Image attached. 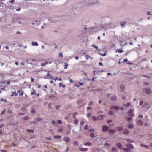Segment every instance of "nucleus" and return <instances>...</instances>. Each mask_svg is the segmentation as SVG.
<instances>
[{"label": "nucleus", "instance_id": "43", "mask_svg": "<svg viewBox=\"0 0 152 152\" xmlns=\"http://www.w3.org/2000/svg\"><path fill=\"white\" fill-rule=\"evenodd\" d=\"M58 57H60L61 58H62L63 56L62 54L61 53H59L58 54Z\"/></svg>", "mask_w": 152, "mask_h": 152}, {"label": "nucleus", "instance_id": "19", "mask_svg": "<svg viewBox=\"0 0 152 152\" xmlns=\"http://www.w3.org/2000/svg\"><path fill=\"white\" fill-rule=\"evenodd\" d=\"M79 150L81 151H85L88 150V148H79Z\"/></svg>", "mask_w": 152, "mask_h": 152}, {"label": "nucleus", "instance_id": "42", "mask_svg": "<svg viewBox=\"0 0 152 152\" xmlns=\"http://www.w3.org/2000/svg\"><path fill=\"white\" fill-rule=\"evenodd\" d=\"M19 91H20V92H20V93H19V95H20L21 96H22L23 95V92L22 91H20V90Z\"/></svg>", "mask_w": 152, "mask_h": 152}, {"label": "nucleus", "instance_id": "41", "mask_svg": "<svg viewBox=\"0 0 152 152\" xmlns=\"http://www.w3.org/2000/svg\"><path fill=\"white\" fill-rule=\"evenodd\" d=\"M74 123L75 124H77L78 123V120L75 119L74 121Z\"/></svg>", "mask_w": 152, "mask_h": 152}, {"label": "nucleus", "instance_id": "62", "mask_svg": "<svg viewBox=\"0 0 152 152\" xmlns=\"http://www.w3.org/2000/svg\"><path fill=\"white\" fill-rule=\"evenodd\" d=\"M55 107L56 109V110H59V106H58L56 105L55 106Z\"/></svg>", "mask_w": 152, "mask_h": 152}, {"label": "nucleus", "instance_id": "6", "mask_svg": "<svg viewBox=\"0 0 152 152\" xmlns=\"http://www.w3.org/2000/svg\"><path fill=\"white\" fill-rule=\"evenodd\" d=\"M148 104V103L147 102H143L142 101H141L140 103V105H142V107H145L146 105Z\"/></svg>", "mask_w": 152, "mask_h": 152}, {"label": "nucleus", "instance_id": "31", "mask_svg": "<svg viewBox=\"0 0 152 152\" xmlns=\"http://www.w3.org/2000/svg\"><path fill=\"white\" fill-rule=\"evenodd\" d=\"M140 146L143 147H146L148 149V147L145 145H143V144H141L140 145Z\"/></svg>", "mask_w": 152, "mask_h": 152}, {"label": "nucleus", "instance_id": "52", "mask_svg": "<svg viewBox=\"0 0 152 152\" xmlns=\"http://www.w3.org/2000/svg\"><path fill=\"white\" fill-rule=\"evenodd\" d=\"M77 112H75L73 114V116H75V115H77Z\"/></svg>", "mask_w": 152, "mask_h": 152}, {"label": "nucleus", "instance_id": "48", "mask_svg": "<svg viewBox=\"0 0 152 152\" xmlns=\"http://www.w3.org/2000/svg\"><path fill=\"white\" fill-rule=\"evenodd\" d=\"M62 129H59L58 130V132H61L62 131Z\"/></svg>", "mask_w": 152, "mask_h": 152}, {"label": "nucleus", "instance_id": "32", "mask_svg": "<svg viewBox=\"0 0 152 152\" xmlns=\"http://www.w3.org/2000/svg\"><path fill=\"white\" fill-rule=\"evenodd\" d=\"M31 112L32 113H33V114H34L36 113V111H35V110L33 109H31Z\"/></svg>", "mask_w": 152, "mask_h": 152}, {"label": "nucleus", "instance_id": "25", "mask_svg": "<svg viewBox=\"0 0 152 152\" xmlns=\"http://www.w3.org/2000/svg\"><path fill=\"white\" fill-rule=\"evenodd\" d=\"M126 23L125 22H121L120 24L122 27H123L124 25H126Z\"/></svg>", "mask_w": 152, "mask_h": 152}, {"label": "nucleus", "instance_id": "10", "mask_svg": "<svg viewBox=\"0 0 152 152\" xmlns=\"http://www.w3.org/2000/svg\"><path fill=\"white\" fill-rule=\"evenodd\" d=\"M117 99V96L116 95H113L111 98V100L112 101H115Z\"/></svg>", "mask_w": 152, "mask_h": 152}, {"label": "nucleus", "instance_id": "63", "mask_svg": "<svg viewBox=\"0 0 152 152\" xmlns=\"http://www.w3.org/2000/svg\"><path fill=\"white\" fill-rule=\"evenodd\" d=\"M112 122V120H108V121H107V123H108V124L110 123H111Z\"/></svg>", "mask_w": 152, "mask_h": 152}, {"label": "nucleus", "instance_id": "46", "mask_svg": "<svg viewBox=\"0 0 152 152\" xmlns=\"http://www.w3.org/2000/svg\"><path fill=\"white\" fill-rule=\"evenodd\" d=\"M15 2V0H11L9 1V2L12 4Z\"/></svg>", "mask_w": 152, "mask_h": 152}, {"label": "nucleus", "instance_id": "60", "mask_svg": "<svg viewBox=\"0 0 152 152\" xmlns=\"http://www.w3.org/2000/svg\"><path fill=\"white\" fill-rule=\"evenodd\" d=\"M52 123L53 125H55L56 123V122L54 121H52Z\"/></svg>", "mask_w": 152, "mask_h": 152}, {"label": "nucleus", "instance_id": "55", "mask_svg": "<svg viewBox=\"0 0 152 152\" xmlns=\"http://www.w3.org/2000/svg\"><path fill=\"white\" fill-rule=\"evenodd\" d=\"M35 91V90H33V92H31V95H33V94H36V93L35 92H34Z\"/></svg>", "mask_w": 152, "mask_h": 152}, {"label": "nucleus", "instance_id": "57", "mask_svg": "<svg viewBox=\"0 0 152 152\" xmlns=\"http://www.w3.org/2000/svg\"><path fill=\"white\" fill-rule=\"evenodd\" d=\"M138 117L139 118H143V115H140L138 116Z\"/></svg>", "mask_w": 152, "mask_h": 152}, {"label": "nucleus", "instance_id": "58", "mask_svg": "<svg viewBox=\"0 0 152 152\" xmlns=\"http://www.w3.org/2000/svg\"><path fill=\"white\" fill-rule=\"evenodd\" d=\"M58 123L59 124H61L62 123V121L61 120H58Z\"/></svg>", "mask_w": 152, "mask_h": 152}, {"label": "nucleus", "instance_id": "26", "mask_svg": "<svg viewBox=\"0 0 152 152\" xmlns=\"http://www.w3.org/2000/svg\"><path fill=\"white\" fill-rule=\"evenodd\" d=\"M54 137L55 139H59L61 138V136L60 135H55Z\"/></svg>", "mask_w": 152, "mask_h": 152}, {"label": "nucleus", "instance_id": "38", "mask_svg": "<svg viewBox=\"0 0 152 152\" xmlns=\"http://www.w3.org/2000/svg\"><path fill=\"white\" fill-rule=\"evenodd\" d=\"M117 129V130L119 131H121L122 130V128L120 127H118Z\"/></svg>", "mask_w": 152, "mask_h": 152}, {"label": "nucleus", "instance_id": "61", "mask_svg": "<svg viewBox=\"0 0 152 152\" xmlns=\"http://www.w3.org/2000/svg\"><path fill=\"white\" fill-rule=\"evenodd\" d=\"M143 84H144L145 85H149V83L147 82H143Z\"/></svg>", "mask_w": 152, "mask_h": 152}, {"label": "nucleus", "instance_id": "16", "mask_svg": "<svg viewBox=\"0 0 152 152\" xmlns=\"http://www.w3.org/2000/svg\"><path fill=\"white\" fill-rule=\"evenodd\" d=\"M108 132L109 133L114 134L116 133V131L114 129H110L108 131Z\"/></svg>", "mask_w": 152, "mask_h": 152}, {"label": "nucleus", "instance_id": "22", "mask_svg": "<svg viewBox=\"0 0 152 152\" xmlns=\"http://www.w3.org/2000/svg\"><path fill=\"white\" fill-rule=\"evenodd\" d=\"M90 136L92 137H97V135H95L94 133H92L91 134Z\"/></svg>", "mask_w": 152, "mask_h": 152}, {"label": "nucleus", "instance_id": "15", "mask_svg": "<svg viewBox=\"0 0 152 152\" xmlns=\"http://www.w3.org/2000/svg\"><path fill=\"white\" fill-rule=\"evenodd\" d=\"M31 45L32 46H38V43L36 42L33 41L31 43Z\"/></svg>", "mask_w": 152, "mask_h": 152}, {"label": "nucleus", "instance_id": "59", "mask_svg": "<svg viewBox=\"0 0 152 152\" xmlns=\"http://www.w3.org/2000/svg\"><path fill=\"white\" fill-rule=\"evenodd\" d=\"M93 103V102L92 101H91L90 102H89V105H92Z\"/></svg>", "mask_w": 152, "mask_h": 152}, {"label": "nucleus", "instance_id": "11", "mask_svg": "<svg viewBox=\"0 0 152 152\" xmlns=\"http://www.w3.org/2000/svg\"><path fill=\"white\" fill-rule=\"evenodd\" d=\"M126 146L128 148H130L131 149H132L134 148V147L133 145L131 144H127L126 145Z\"/></svg>", "mask_w": 152, "mask_h": 152}, {"label": "nucleus", "instance_id": "13", "mask_svg": "<svg viewBox=\"0 0 152 152\" xmlns=\"http://www.w3.org/2000/svg\"><path fill=\"white\" fill-rule=\"evenodd\" d=\"M137 124L140 126H141L143 124V122L141 120H138L137 123Z\"/></svg>", "mask_w": 152, "mask_h": 152}, {"label": "nucleus", "instance_id": "35", "mask_svg": "<svg viewBox=\"0 0 152 152\" xmlns=\"http://www.w3.org/2000/svg\"><path fill=\"white\" fill-rule=\"evenodd\" d=\"M59 86L60 87L61 86L64 88L65 87V85H62V84L61 83H59Z\"/></svg>", "mask_w": 152, "mask_h": 152}, {"label": "nucleus", "instance_id": "1", "mask_svg": "<svg viewBox=\"0 0 152 152\" xmlns=\"http://www.w3.org/2000/svg\"><path fill=\"white\" fill-rule=\"evenodd\" d=\"M143 92L147 94H150L152 93V91L151 90L148 88H145L142 89Z\"/></svg>", "mask_w": 152, "mask_h": 152}, {"label": "nucleus", "instance_id": "34", "mask_svg": "<svg viewBox=\"0 0 152 152\" xmlns=\"http://www.w3.org/2000/svg\"><path fill=\"white\" fill-rule=\"evenodd\" d=\"M43 119L42 118H37V121L38 122L41 121Z\"/></svg>", "mask_w": 152, "mask_h": 152}, {"label": "nucleus", "instance_id": "56", "mask_svg": "<svg viewBox=\"0 0 152 152\" xmlns=\"http://www.w3.org/2000/svg\"><path fill=\"white\" fill-rule=\"evenodd\" d=\"M18 19V18L17 17V18L13 17L12 18V20H16Z\"/></svg>", "mask_w": 152, "mask_h": 152}, {"label": "nucleus", "instance_id": "45", "mask_svg": "<svg viewBox=\"0 0 152 152\" xmlns=\"http://www.w3.org/2000/svg\"><path fill=\"white\" fill-rule=\"evenodd\" d=\"M45 138L47 140H51V138H50V137H45Z\"/></svg>", "mask_w": 152, "mask_h": 152}, {"label": "nucleus", "instance_id": "36", "mask_svg": "<svg viewBox=\"0 0 152 152\" xmlns=\"http://www.w3.org/2000/svg\"><path fill=\"white\" fill-rule=\"evenodd\" d=\"M88 128V126L87 125H86L84 127L83 129L84 130H87Z\"/></svg>", "mask_w": 152, "mask_h": 152}, {"label": "nucleus", "instance_id": "7", "mask_svg": "<svg viewBox=\"0 0 152 152\" xmlns=\"http://www.w3.org/2000/svg\"><path fill=\"white\" fill-rule=\"evenodd\" d=\"M110 109L111 110L115 109L116 110H118L120 109V108L119 106L115 105H113L112 106L110 107Z\"/></svg>", "mask_w": 152, "mask_h": 152}, {"label": "nucleus", "instance_id": "51", "mask_svg": "<svg viewBox=\"0 0 152 152\" xmlns=\"http://www.w3.org/2000/svg\"><path fill=\"white\" fill-rule=\"evenodd\" d=\"M68 65L67 64H66L65 65H64V69H67Z\"/></svg>", "mask_w": 152, "mask_h": 152}, {"label": "nucleus", "instance_id": "14", "mask_svg": "<svg viewBox=\"0 0 152 152\" xmlns=\"http://www.w3.org/2000/svg\"><path fill=\"white\" fill-rule=\"evenodd\" d=\"M104 115H102L99 116L97 117V119L99 120H102L104 119Z\"/></svg>", "mask_w": 152, "mask_h": 152}, {"label": "nucleus", "instance_id": "24", "mask_svg": "<svg viewBox=\"0 0 152 152\" xmlns=\"http://www.w3.org/2000/svg\"><path fill=\"white\" fill-rule=\"evenodd\" d=\"M32 21L33 22H34L35 23L37 26H38V25L39 22V21L37 20H33Z\"/></svg>", "mask_w": 152, "mask_h": 152}, {"label": "nucleus", "instance_id": "5", "mask_svg": "<svg viewBox=\"0 0 152 152\" xmlns=\"http://www.w3.org/2000/svg\"><path fill=\"white\" fill-rule=\"evenodd\" d=\"M96 3V2L93 1L91 0H88L86 1V6H87L89 5L94 4Z\"/></svg>", "mask_w": 152, "mask_h": 152}, {"label": "nucleus", "instance_id": "2", "mask_svg": "<svg viewBox=\"0 0 152 152\" xmlns=\"http://www.w3.org/2000/svg\"><path fill=\"white\" fill-rule=\"evenodd\" d=\"M127 114L129 116L131 117H133L134 116V110L131 109L128 110L127 112Z\"/></svg>", "mask_w": 152, "mask_h": 152}, {"label": "nucleus", "instance_id": "28", "mask_svg": "<svg viewBox=\"0 0 152 152\" xmlns=\"http://www.w3.org/2000/svg\"><path fill=\"white\" fill-rule=\"evenodd\" d=\"M27 131L28 132H31L33 133L34 132V131L32 129H28L27 130Z\"/></svg>", "mask_w": 152, "mask_h": 152}, {"label": "nucleus", "instance_id": "44", "mask_svg": "<svg viewBox=\"0 0 152 152\" xmlns=\"http://www.w3.org/2000/svg\"><path fill=\"white\" fill-rule=\"evenodd\" d=\"M131 104L129 102L127 103V104H126V108L128 107Z\"/></svg>", "mask_w": 152, "mask_h": 152}, {"label": "nucleus", "instance_id": "21", "mask_svg": "<svg viewBox=\"0 0 152 152\" xmlns=\"http://www.w3.org/2000/svg\"><path fill=\"white\" fill-rule=\"evenodd\" d=\"M129 133V132L127 129H125L123 131V133L124 134H127Z\"/></svg>", "mask_w": 152, "mask_h": 152}, {"label": "nucleus", "instance_id": "30", "mask_svg": "<svg viewBox=\"0 0 152 152\" xmlns=\"http://www.w3.org/2000/svg\"><path fill=\"white\" fill-rule=\"evenodd\" d=\"M126 140L128 142H133V141L130 139H126Z\"/></svg>", "mask_w": 152, "mask_h": 152}, {"label": "nucleus", "instance_id": "47", "mask_svg": "<svg viewBox=\"0 0 152 152\" xmlns=\"http://www.w3.org/2000/svg\"><path fill=\"white\" fill-rule=\"evenodd\" d=\"M5 110H3V111H2L1 112V113L0 114L1 115H2V114H4L5 113Z\"/></svg>", "mask_w": 152, "mask_h": 152}, {"label": "nucleus", "instance_id": "54", "mask_svg": "<svg viewBox=\"0 0 152 152\" xmlns=\"http://www.w3.org/2000/svg\"><path fill=\"white\" fill-rule=\"evenodd\" d=\"M85 56L87 60L88 59V58L90 57V56H89L88 55H86Z\"/></svg>", "mask_w": 152, "mask_h": 152}, {"label": "nucleus", "instance_id": "8", "mask_svg": "<svg viewBox=\"0 0 152 152\" xmlns=\"http://www.w3.org/2000/svg\"><path fill=\"white\" fill-rule=\"evenodd\" d=\"M133 124V121H132V122L128 124L127 126L128 128L129 129H132L134 127V125Z\"/></svg>", "mask_w": 152, "mask_h": 152}, {"label": "nucleus", "instance_id": "53", "mask_svg": "<svg viewBox=\"0 0 152 152\" xmlns=\"http://www.w3.org/2000/svg\"><path fill=\"white\" fill-rule=\"evenodd\" d=\"M84 123V121H81L80 123V126L82 125Z\"/></svg>", "mask_w": 152, "mask_h": 152}, {"label": "nucleus", "instance_id": "23", "mask_svg": "<svg viewBox=\"0 0 152 152\" xmlns=\"http://www.w3.org/2000/svg\"><path fill=\"white\" fill-rule=\"evenodd\" d=\"M18 95V94L15 92H13L12 94H11V96H16Z\"/></svg>", "mask_w": 152, "mask_h": 152}, {"label": "nucleus", "instance_id": "4", "mask_svg": "<svg viewBox=\"0 0 152 152\" xmlns=\"http://www.w3.org/2000/svg\"><path fill=\"white\" fill-rule=\"evenodd\" d=\"M77 103L79 105V107H81L83 106L85 104V103L83 102L82 100H77Z\"/></svg>", "mask_w": 152, "mask_h": 152}, {"label": "nucleus", "instance_id": "9", "mask_svg": "<svg viewBox=\"0 0 152 152\" xmlns=\"http://www.w3.org/2000/svg\"><path fill=\"white\" fill-rule=\"evenodd\" d=\"M109 129V127L107 126L104 125L102 127V130L103 132H106Z\"/></svg>", "mask_w": 152, "mask_h": 152}, {"label": "nucleus", "instance_id": "40", "mask_svg": "<svg viewBox=\"0 0 152 152\" xmlns=\"http://www.w3.org/2000/svg\"><path fill=\"white\" fill-rule=\"evenodd\" d=\"M73 145H75L77 146L78 145V143L76 141L74 142H73Z\"/></svg>", "mask_w": 152, "mask_h": 152}, {"label": "nucleus", "instance_id": "39", "mask_svg": "<svg viewBox=\"0 0 152 152\" xmlns=\"http://www.w3.org/2000/svg\"><path fill=\"white\" fill-rule=\"evenodd\" d=\"M4 84H5L4 82H0V87L2 86Z\"/></svg>", "mask_w": 152, "mask_h": 152}, {"label": "nucleus", "instance_id": "33", "mask_svg": "<svg viewBox=\"0 0 152 152\" xmlns=\"http://www.w3.org/2000/svg\"><path fill=\"white\" fill-rule=\"evenodd\" d=\"M111 150L114 152H116L117 151L116 148L115 147H113L111 148Z\"/></svg>", "mask_w": 152, "mask_h": 152}, {"label": "nucleus", "instance_id": "12", "mask_svg": "<svg viewBox=\"0 0 152 152\" xmlns=\"http://www.w3.org/2000/svg\"><path fill=\"white\" fill-rule=\"evenodd\" d=\"M126 118H127V120L128 123H131V121L132 120V118L131 117H126Z\"/></svg>", "mask_w": 152, "mask_h": 152}, {"label": "nucleus", "instance_id": "3", "mask_svg": "<svg viewBox=\"0 0 152 152\" xmlns=\"http://www.w3.org/2000/svg\"><path fill=\"white\" fill-rule=\"evenodd\" d=\"M106 52L104 49H102L101 50H99V53L102 56H104L106 55Z\"/></svg>", "mask_w": 152, "mask_h": 152}, {"label": "nucleus", "instance_id": "20", "mask_svg": "<svg viewBox=\"0 0 152 152\" xmlns=\"http://www.w3.org/2000/svg\"><path fill=\"white\" fill-rule=\"evenodd\" d=\"M84 145H87L88 146H90L92 145V143L90 142H88L86 143H85L83 144Z\"/></svg>", "mask_w": 152, "mask_h": 152}, {"label": "nucleus", "instance_id": "37", "mask_svg": "<svg viewBox=\"0 0 152 152\" xmlns=\"http://www.w3.org/2000/svg\"><path fill=\"white\" fill-rule=\"evenodd\" d=\"M108 114L110 115H112L113 114V111L110 110Z\"/></svg>", "mask_w": 152, "mask_h": 152}, {"label": "nucleus", "instance_id": "64", "mask_svg": "<svg viewBox=\"0 0 152 152\" xmlns=\"http://www.w3.org/2000/svg\"><path fill=\"white\" fill-rule=\"evenodd\" d=\"M45 63H41V65L42 66H45Z\"/></svg>", "mask_w": 152, "mask_h": 152}, {"label": "nucleus", "instance_id": "50", "mask_svg": "<svg viewBox=\"0 0 152 152\" xmlns=\"http://www.w3.org/2000/svg\"><path fill=\"white\" fill-rule=\"evenodd\" d=\"M143 76L144 77H145L148 78H150V76H149L148 75H143Z\"/></svg>", "mask_w": 152, "mask_h": 152}, {"label": "nucleus", "instance_id": "49", "mask_svg": "<svg viewBox=\"0 0 152 152\" xmlns=\"http://www.w3.org/2000/svg\"><path fill=\"white\" fill-rule=\"evenodd\" d=\"M93 120L94 121H96L97 119H97L95 117L93 116Z\"/></svg>", "mask_w": 152, "mask_h": 152}, {"label": "nucleus", "instance_id": "18", "mask_svg": "<svg viewBox=\"0 0 152 152\" xmlns=\"http://www.w3.org/2000/svg\"><path fill=\"white\" fill-rule=\"evenodd\" d=\"M116 146L120 149H121L122 148V145L120 143H117L116 144Z\"/></svg>", "mask_w": 152, "mask_h": 152}, {"label": "nucleus", "instance_id": "27", "mask_svg": "<svg viewBox=\"0 0 152 152\" xmlns=\"http://www.w3.org/2000/svg\"><path fill=\"white\" fill-rule=\"evenodd\" d=\"M123 150L124 151L127 152H129L130 151V150L128 148H124Z\"/></svg>", "mask_w": 152, "mask_h": 152}, {"label": "nucleus", "instance_id": "29", "mask_svg": "<svg viewBox=\"0 0 152 152\" xmlns=\"http://www.w3.org/2000/svg\"><path fill=\"white\" fill-rule=\"evenodd\" d=\"M118 52L119 53H122L123 52V50L121 49H118L116 50V52Z\"/></svg>", "mask_w": 152, "mask_h": 152}, {"label": "nucleus", "instance_id": "17", "mask_svg": "<svg viewBox=\"0 0 152 152\" xmlns=\"http://www.w3.org/2000/svg\"><path fill=\"white\" fill-rule=\"evenodd\" d=\"M63 139L66 142H69L70 141V139L68 137H65L63 138Z\"/></svg>", "mask_w": 152, "mask_h": 152}]
</instances>
